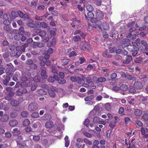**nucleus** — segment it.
I'll list each match as a JSON object with an SVG mask.
<instances>
[{
  "mask_svg": "<svg viewBox=\"0 0 148 148\" xmlns=\"http://www.w3.org/2000/svg\"><path fill=\"white\" fill-rule=\"evenodd\" d=\"M10 104L13 107L12 109L16 111H19L20 110L18 106L19 105V102L16 100H13L11 101Z\"/></svg>",
  "mask_w": 148,
  "mask_h": 148,
  "instance_id": "obj_1",
  "label": "nucleus"
},
{
  "mask_svg": "<svg viewBox=\"0 0 148 148\" xmlns=\"http://www.w3.org/2000/svg\"><path fill=\"white\" fill-rule=\"evenodd\" d=\"M80 47L83 50L87 51H89L91 49L90 47L86 42L81 44Z\"/></svg>",
  "mask_w": 148,
  "mask_h": 148,
  "instance_id": "obj_2",
  "label": "nucleus"
},
{
  "mask_svg": "<svg viewBox=\"0 0 148 148\" xmlns=\"http://www.w3.org/2000/svg\"><path fill=\"white\" fill-rule=\"evenodd\" d=\"M130 40L128 39H123L121 43V47L123 48H124L128 45L130 44Z\"/></svg>",
  "mask_w": 148,
  "mask_h": 148,
  "instance_id": "obj_3",
  "label": "nucleus"
},
{
  "mask_svg": "<svg viewBox=\"0 0 148 148\" xmlns=\"http://www.w3.org/2000/svg\"><path fill=\"white\" fill-rule=\"evenodd\" d=\"M133 86L137 89H140L143 88V85L140 81L135 82Z\"/></svg>",
  "mask_w": 148,
  "mask_h": 148,
  "instance_id": "obj_4",
  "label": "nucleus"
},
{
  "mask_svg": "<svg viewBox=\"0 0 148 148\" xmlns=\"http://www.w3.org/2000/svg\"><path fill=\"white\" fill-rule=\"evenodd\" d=\"M96 17L98 19H102L104 17L103 13L100 10H97L96 12Z\"/></svg>",
  "mask_w": 148,
  "mask_h": 148,
  "instance_id": "obj_5",
  "label": "nucleus"
},
{
  "mask_svg": "<svg viewBox=\"0 0 148 148\" xmlns=\"http://www.w3.org/2000/svg\"><path fill=\"white\" fill-rule=\"evenodd\" d=\"M37 107V106L36 103H32L28 106V109L30 111H33L36 110Z\"/></svg>",
  "mask_w": 148,
  "mask_h": 148,
  "instance_id": "obj_6",
  "label": "nucleus"
},
{
  "mask_svg": "<svg viewBox=\"0 0 148 148\" xmlns=\"http://www.w3.org/2000/svg\"><path fill=\"white\" fill-rule=\"evenodd\" d=\"M54 79L56 80H58L59 78L58 75H54L53 77L51 76L49 77L48 78V81L50 82H53L54 81Z\"/></svg>",
  "mask_w": 148,
  "mask_h": 148,
  "instance_id": "obj_7",
  "label": "nucleus"
},
{
  "mask_svg": "<svg viewBox=\"0 0 148 148\" xmlns=\"http://www.w3.org/2000/svg\"><path fill=\"white\" fill-rule=\"evenodd\" d=\"M41 75L43 79H45L47 77V76L46 74V71L45 69H44L43 68H41Z\"/></svg>",
  "mask_w": 148,
  "mask_h": 148,
  "instance_id": "obj_8",
  "label": "nucleus"
},
{
  "mask_svg": "<svg viewBox=\"0 0 148 148\" xmlns=\"http://www.w3.org/2000/svg\"><path fill=\"white\" fill-rule=\"evenodd\" d=\"M17 146V148H21L25 147L26 144L25 143L24 141H16Z\"/></svg>",
  "mask_w": 148,
  "mask_h": 148,
  "instance_id": "obj_9",
  "label": "nucleus"
},
{
  "mask_svg": "<svg viewBox=\"0 0 148 148\" xmlns=\"http://www.w3.org/2000/svg\"><path fill=\"white\" fill-rule=\"evenodd\" d=\"M38 35L40 36L41 38L44 37L46 34V32L45 31H41L38 29Z\"/></svg>",
  "mask_w": 148,
  "mask_h": 148,
  "instance_id": "obj_10",
  "label": "nucleus"
},
{
  "mask_svg": "<svg viewBox=\"0 0 148 148\" xmlns=\"http://www.w3.org/2000/svg\"><path fill=\"white\" fill-rule=\"evenodd\" d=\"M99 144V142L97 140H94L93 143L92 145V148H100L98 146Z\"/></svg>",
  "mask_w": 148,
  "mask_h": 148,
  "instance_id": "obj_11",
  "label": "nucleus"
},
{
  "mask_svg": "<svg viewBox=\"0 0 148 148\" xmlns=\"http://www.w3.org/2000/svg\"><path fill=\"white\" fill-rule=\"evenodd\" d=\"M34 21L33 20H30L29 22L27 23V25L28 26L31 28H34L36 27V25L34 23Z\"/></svg>",
  "mask_w": 148,
  "mask_h": 148,
  "instance_id": "obj_12",
  "label": "nucleus"
},
{
  "mask_svg": "<svg viewBox=\"0 0 148 148\" xmlns=\"http://www.w3.org/2000/svg\"><path fill=\"white\" fill-rule=\"evenodd\" d=\"M128 92L129 93L133 94L136 93V88L134 87V86H131L129 87V89H128Z\"/></svg>",
  "mask_w": 148,
  "mask_h": 148,
  "instance_id": "obj_13",
  "label": "nucleus"
},
{
  "mask_svg": "<svg viewBox=\"0 0 148 148\" xmlns=\"http://www.w3.org/2000/svg\"><path fill=\"white\" fill-rule=\"evenodd\" d=\"M132 60V57L131 56L128 55L127 56V58L125 60H124L123 61V63L128 64L131 60Z\"/></svg>",
  "mask_w": 148,
  "mask_h": 148,
  "instance_id": "obj_14",
  "label": "nucleus"
},
{
  "mask_svg": "<svg viewBox=\"0 0 148 148\" xmlns=\"http://www.w3.org/2000/svg\"><path fill=\"white\" fill-rule=\"evenodd\" d=\"M9 117L8 114H4L1 118V121L2 122H6L9 119Z\"/></svg>",
  "mask_w": 148,
  "mask_h": 148,
  "instance_id": "obj_15",
  "label": "nucleus"
},
{
  "mask_svg": "<svg viewBox=\"0 0 148 148\" xmlns=\"http://www.w3.org/2000/svg\"><path fill=\"white\" fill-rule=\"evenodd\" d=\"M18 124V122L15 120H12L10 121L9 122V125L10 126L14 127Z\"/></svg>",
  "mask_w": 148,
  "mask_h": 148,
  "instance_id": "obj_16",
  "label": "nucleus"
},
{
  "mask_svg": "<svg viewBox=\"0 0 148 148\" xmlns=\"http://www.w3.org/2000/svg\"><path fill=\"white\" fill-rule=\"evenodd\" d=\"M119 89L121 90L125 91L128 90V87L127 85L125 84H122L120 87Z\"/></svg>",
  "mask_w": 148,
  "mask_h": 148,
  "instance_id": "obj_17",
  "label": "nucleus"
},
{
  "mask_svg": "<svg viewBox=\"0 0 148 148\" xmlns=\"http://www.w3.org/2000/svg\"><path fill=\"white\" fill-rule=\"evenodd\" d=\"M108 50H106L103 52V56L106 58H111L112 57V55L111 54H109L108 53Z\"/></svg>",
  "mask_w": 148,
  "mask_h": 148,
  "instance_id": "obj_18",
  "label": "nucleus"
},
{
  "mask_svg": "<svg viewBox=\"0 0 148 148\" xmlns=\"http://www.w3.org/2000/svg\"><path fill=\"white\" fill-rule=\"evenodd\" d=\"M96 26L95 27V28H98L100 30H102L101 28V24L102 23L100 21H97L96 22Z\"/></svg>",
  "mask_w": 148,
  "mask_h": 148,
  "instance_id": "obj_19",
  "label": "nucleus"
},
{
  "mask_svg": "<svg viewBox=\"0 0 148 148\" xmlns=\"http://www.w3.org/2000/svg\"><path fill=\"white\" fill-rule=\"evenodd\" d=\"M70 79L73 82H75L78 81V80H80L81 78L79 77L73 76L71 77Z\"/></svg>",
  "mask_w": 148,
  "mask_h": 148,
  "instance_id": "obj_20",
  "label": "nucleus"
},
{
  "mask_svg": "<svg viewBox=\"0 0 148 148\" xmlns=\"http://www.w3.org/2000/svg\"><path fill=\"white\" fill-rule=\"evenodd\" d=\"M126 78L129 80H133V81H136L137 79L136 76H132V75L129 74H127Z\"/></svg>",
  "mask_w": 148,
  "mask_h": 148,
  "instance_id": "obj_21",
  "label": "nucleus"
},
{
  "mask_svg": "<svg viewBox=\"0 0 148 148\" xmlns=\"http://www.w3.org/2000/svg\"><path fill=\"white\" fill-rule=\"evenodd\" d=\"M86 82L89 84H93V82L91 77L90 76L87 77L86 79Z\"/></svg>",
  "mask_w": 148,
  "mask_h": 148,
  "instance_id": "obj_22",
  "label": "nucleus"
},
{
  "mask_svg": "<svg viewBox=\"0 0 148 148\" xmlns=\"http://www.w3.org/2000/svg\"><path fill=\"white\" fill-rule=\"evenodd\" d=\"M86 17L87 18H93L94 17V14L92 12H88L87 13V17L86 15H85Z\"/></svg>",
  "mask_w": 148,
  "mask_h": 148,
  "instance_id": "obj_23",
  "label": "nucleus"
},
{
  "mask_svg": "<svg viewBox=\"0 0 148 148\" xmlns=\"http://www.w3.org/2000/svg\"><path fill=\"white\" fill-rule=\"evenodd\" d=\"M86 8L89 12H92L94 10L93 6L90 5H87L86 6Z\"/></svg>",
  "mask_w": 148,
  "mask_h": 148,
  "instance_id": "obj_24",
  "label": "nucleus"
},
{
  "mask_svg": "<svg viewBox=\"0 0 148 148\" xmlns=\"http://www.w3.org/2000/svg\"><path fill=\"white\" fill-rule=\"evenodd\" d=\"M53 123L52 121H48L45 123V126L48 128H49L53 125Z\"/></svg>",
  "mask_w": 148,
  "mask_h": 148,
  "instance_id": "obj_25",
  "label": "nucleus"
},
{
  "mask_svg": "<svg viewBox=\"0 0 148 148\" xmlns=\"http://www.w3.org/2000/svg\"><path fill=\"white\" fill-rule=\"evenodd\" d=\"M12 132L14 135L15 136H17L21 133L20 131L18 130L17 128L14 129Z\"/></svg>",
  "mask_w": 148,
  "mask_h": 148,
  "instance_id": "obj_26",
  "label": "nucleus"
},
{
  "mask_svg": "<svg viewBox=\"0 0 148 148\" xmlns=\"http://www.w3.org/2000/svg\"><path fill=\"white\" fill-rule=\"evenodd\" d=\"M103 27L105 30H108L110 29L109 25L106 22H104L103 23Z\"/></svg>",
  "mask_w": 148,
  "mask_h": 148,
  "instance_id": "obj_27",
  "label": "nucleus"
},
{
  "mask_svg": "<svg viewBox=\"0 0 148 148\" xmlns=\"http://www.w3.org/2000/svg\"><path fill=\"white\" fill-rule=\"evenodd\" d=\"M134 113L136 116H139L141 115L142 112L141 110L138 109H136L135 110Z\"/></svg>",
  "mask_w": 148,
  "mask_h": 148,
  "instance_id": "obj_28",
  "label": "nucleus"
},
{
  "mask_svg": "<svg viewBox=\"0 0 148 148\" xmlns=\"http://www.w3.org/2000/svg\"><path fill=\"white\" fill-rule=\"evenodd\" d=\"M94 96L93 95H90L85 97L84 100L85 101H90L94 98Z\"/></svg>",
  "mask_w": 148,
  "mask_h": 148,
  "instance_id": "obj_29",
  "label": "nucleus"
},
{
  "mask_svg": "<svg viewBox=\"0 0 148 148\" xmlns=\"http://www.w3.org/2000/svg\"><path fill=\"white\" fill-rule=\"evenodd\" d=\"M73 19V21H75V23L77 24V26L79 27L80 26L81 21L79 20L78 19L76 18H74Z\"/></svg>",
  "mask_w": 148,
  "mask_h": 148,
  "instance_id": "obj_30",
  "label": "nucleus"
},
{
  "mask_svg": "<svg viewBox=\"0 0 148 148\" xmlns=\"http://www.w3.org/2000/svg\"><path fill=\"white\" fill-rule=\"evenodd\" d=\"M65 140V146L66 147H68L69 145V141L68 140V137L66 136L64 138Z\"/></svg>",
  "mask_w": 148,
  "mask_h": 148,
  "instance_id": "obj_31",
  "label": "nucleus"
},
{
  "mask_svg": "<svg viewBox=\"0 0 148 148\" xmlns=\"http://www.w3.org/2000/svg\"><path fill=\"white\" fill-rule=\"evenodd\" d=\"M10 16L9 13H5L3 15V20H8V19L10 18Z\"/></svg>",
  "mask_w": 148,
  "mask_h": 148,
  "instance_id": "obj_32",
  "label": "nucleus"
},
{
  "mask_svg": "<svg viewBox=\"0 0 148 148\" xmlns=\"http://www.w3.org/2000/svg\"><path fill=\"white\" fill-rule=\"evenodd\" d=\"M127 47V49L130 51H133L135 49V47L132 45H128Z\"/></svg>",
  "mask_w": 148,
  "mask_h": 148,
  "instance_id": "obj_33",
  "label": "nucleus"
},
{
  "mask_svg": "<svg viewBox=\"0 0 148 148\" xmlns=\"http://www.w3.org/2000/svg\"><path fill=\"white\" fill-rule=\"evenodd\" d=\"M11 15L13 19L17 17L18 16V13L17 12L12 11L11 13Z\"/></svg>",
  "mask_w": 148,
  "mask_h": 148,
  "instance_id": "obj_34",
  "label": "nucleus"
},
{
  "mask_svg": "<svg viewBox=\"0 0 148 148\" xmlns=\"http://www.w3.org/2000/svg\"><path fill=\"white\" fill-rule=\"evenodd\" d=\"M140 99L143 102H145L148 100V97H144L141 95L140 96Z\"/></svg>",
  "mask_w": 148,
  "mask_h": 148,
  "instance_id": "obj_35",
  "label": "nucleus"
},
{
  "mask_svg": "<svg viewBox=\"0 0 148 148\" xmlns=\"http://www.w3.org/2000/svg\"><path fill=\"white\" fill-rule=\"evenodd\" d=\"M38 93L41 95H45L47 94V92L43 89H39L38 91Z\"/></svg>",
  "mask_w": 148,
  "mask_h": 148,
  "instance_id": "obj_36",
  "label": "nucleus"
},
{
  "mask_svg": "<svg viewBox=\"0 0 148 148\" xmlns=\"http://www.w3.org/2000/svg\"><path fill=\"white\" fill-rule=\"evenodd\" d=\"M70 61L69 59H63L62 61V64L63 65H66Z\"/></svg>",
  "mask_w": 148,
  "mask_h": 148,
  "instance_id": "obj_37",
  "label": "nucleus"
},
{
  "mask_svg": "<svg viewBox=\"0 0 148 148\" xmlns=\"http://www.w3.org/2000/svg\"><path fill=\"white\" fill-rule=\"evenodd\" d=\"M30 122L28 119H25L23 122V125L25 126H27L29 125Z\"/></svg>",
  "mask_w": 148,
  "mask_h": 148,
  "instance_id": "obj_38",
  "label": "nucleus"
},
{
  "mask_svg": "<svg viewBox=\"0 0 148 148\" xmlns=\"http://www.w3.org/2000/svg\"><path fill=\"white\" fill-rule=\"evenodd\" d=\"M143 60V58L141 57H138L136 58L134 61L137 63H140Z\"/></svg>",
  "mask_w": 148,
  "mask_h": 148,
  "instance_id": "obj_39",
  "label": "nucleus"
},
{
  "mask_svg": "<svg viewBox=\"0 0 148 148\" xmlns=\"http://www.w3.org/2000/svg\"><path fill=\"white\" fill-rule=\"evenodd\" d=\"M141 134L142 135H144L146 132H148V130L146 128L142 127L141 130Z\"/></svg>",
  "mask_w": 148,
  "mask_h": 148,
  "instance_id": "obj_40",
  "label": "nucleus"
},
{
  "mask_svg": "<svg viewBox=\"0 0 148 148\" xmlns=\"http://www.w3.org/2000/svg\"><path fill=\"white\" fill-rule=\"evenodd\" d=\"M29 115V113L27 111H24L21 113V115L23 117H27Z\"/></svg>",
  "mask_w": 148,
  "mask_h": 148,
  "instance_id": "obj_41",
  "label": "nucleus"
},
{
  "mask_svg": "<svg viewBox=\"0 0 148 148\" xmlns=\"http://www.w3.org/2000/svg\"><path fill=\"white\" fill-rule=\"evenodd\" d=\"M4 29L6 31L10 32H11V28L9 26H5L3 27Z\"/></svg>",
  "mask_w": 148,
  "mask_h": 148,
  "instance_id": "obj_42",
  "label": "nucleus"
},
{
  "mask_svg": "<svg viewBox=\"0 0 148 148\" xmlns=\"http://www.w3.org/2000/svg\"><path fill=\"white\" fill-rule=\"evenodd\" d=\"M116 48L115 47H110L109 48V52L110 53H112L115 51Z\"/></svg>",
  "mask_w": 148,
  "mask_h": 148,
  "instance_id": "obj_43",
  "label": "nucleus"
},
{
  "mask_svg": "<svg viewBox=\"0 0 148 148\" xmlns=\"http://www.w3.org/2000/svg\"><path fill=\"white\" fill-rule=\"evenodd\" d=\"M99 118L97 116L94 117L93 119V121L94 123H99Z\"/></svg>",
  "mask_w": 148,
  "mask_h": 148,
  "instance_id": "obj_44",
  "label": "nucleus"
},
{
  "mask_svg": "<svg viewBox=\"0 0 148 148\" xmlns=\"http://www.w3.org/2000/svg\"><path fill=\"white\" fill-rule=\"evenodd\" d=\"M105 108L108 111H110L111 108V106L110 104L109 103H107L105 104Z\"/></svg>",
  "mask_w": 148,
  "mask_h": 148,
  "instance_id": "obj_45",
  "label": "nucleus"
},
{
  "mask_svg": "<svg viewBox=\"0 0 148 148\" xmlns=\"http://www.w3.org/2000/svg\"><path fill=\"white\" fill-rule=\"evenodd\" d=\"M49 95L51 97H54L56 96V94L53 90H49Z\"/></svg>",
  "mask_w": 148,
  "mask_h": 148,
  "instance_id": "obj_46",
  "label": "nucleus"
},
{
  "mask_svg": "<svg viewBox=\"0 0 148 148\" xmlns=\"http://www.w3.org/2000/svg\"><path fill=\"white\" fill-rule=\"evenodd\" d=\"M19 32H18V34L19 35L22 36L24 34V27H21L19 28Z\"/></svg>",
  "mask_w": 148,
  "mask_h": 148,
  "instance_id": "obj_47",
  "label": "nucleus"
},
{
  "mask_svg": "<svg viewBox=\"0 0 148 148\" xmlns=\"http://www.w3.org/2000/svg\"><path fill=\"white\" fill-rule=\"evenodd\" d=\"M114 59L117 60H121L122 59V57L119 54H116L115 56Z\"/></svg>",
  "mask_w": 148,
  "mask_h": 148,
  "instance_id": "obj_48",
  "label": "nucleus"
},
{
  "mask_svg": "<svg viewBox=\"0 0 148 148\" xmlns=\"http://www.w3.org/2000/svg\"><path fill=\"white\" fill-rule=\"evenodd\" d=\"M83 134L86 136L88 138H91L92 135L86 132H83Z\"/></svg>",
  "mask_w": 148,
  "mask_h": 148,
  "instance_id": "obj_49",
  "label": "nucleus"
},
{
  "mask_svg": "<svg viewBox=\"0 0 148 148\" xmlns=\"http://www.w3.org/2000/svg\"><path fill=\"white\" fill-rule=\"evenodd\" d=\"M117 123V122L116 121H115L113 122H110L109 124V125L112 128H113L115 127V124Z\"/></svg>",
  "mask_w": 148,
  "mask_h": 148,
  "instance_id": "obj_50",
  "label": "nucleus"
},
{
  "mask_svg": "<svg viewBox=\"0 0 148 148\" xmlns=\"http://www.w3.org/2000/svg\"><path fill=\"white\" fill-rule=\"evenodd\" d=\"M84 142L86 144L89 145H91L92 144V143L91 141L88 140L87 139H84Z\"/></svg>",
  "mask_w": 148,
  "mask_h": 148,
  "instance_id": "obj_51",
  "label": "nucleus"
},
{
  "mask_svg": "<svg viewBox=\"0 0 148 148\" xmlns=\"http://www.w3.org/2000/svg\"><path fill=\"white\" fill-rule=\"evenodd\" d=\"M10 116L12 118H14L17 116V114L16 112H12L10 113Z\"/></svg>",
  "mask_w": 148,
  "mask_h": 148,
  "instance_id": "obj_52",
  "label": "nucleus"
},
{
  "mask_svg": "<svg viewBox=\"0 0 148 148\" xmlns=\"http://www.w3.org/2000/svg\"><path fill=\"white\" fill-rule=\"evenodd\" d=\"M97 81L99 82H102L106 81V79L104 77H100L98 78Z\"/></svg>",
  "mask_w": 148,
  "mask_h": 148,
  "instance_id": "obj_53",
  "label": "nucleus"
},
{
  "mask_svg": "<svg viewBox=\"0 0 148 148\" xmlns=\"http://www.w3.org/2000/svg\"><path fill=\"white\" fill-rule=\"evenodd\" d=\"M80 39L81 38L79 36H75L73 37V40L75 41H77Z\"/></svg>",
  "mask_w": 148,
  "mask_h": 148,
  "instance_id": "obj_54",
  "label": "nucleus"
},
{
  "mask_svg": "<svg viewBox=\"0 0 148 148\" xmlns=\"http://www.w3.org/2000/svg\"><path fill=\"white\" fill-rule=\"evenodd\" d=\"M117 75L116 73H113L111 74L110 77L112 79H115L117 77Z\"/></svg>",
  "mask_w": 148,
  "mask_h": 148,
  "instance_id": "obj_55",
  "label": "nucleus"
},
{
  "mask_svg": "<svg viewBox=\"0 0 148 148\" xmlns=\"http://www.w3.org/2000/svg\"><path fill=\"white\" fill-rule=\"evenodd\" d=\"M142 117L144 120L147 121L148 120V114H144L143 116H142Z\"/></svg>",
  "mask_w": 148,
  "mask_h": 148,
  "instance_id": "obj_56",
  "label": "nucleus"
},
{
  "mask_svg": "<svg viewBox=\"0 0 148 148\" xmlns=\"http://www.w3.org/2000/svg\"><path fill=\"white\" fill-rule=\"evenodd\" d=\"M20 48L21 49V50H20V51L17 52L16 53L17 55H19V56L22 53V52H24L25 50V48H24L21 47Z\"/></svg>",
  "mask_w": 148,
  "mask_h": 148,
  "instance_id": "obj_57",
  "label": "nucleus"
},
{
  "mask_svg": "<svg viewBox=\"0 0 148 148\" xmlns=\"http://www.w3.org/2000/svg\"><path fill=\"white\" fill-rule=\"evenodd\" d=\"M21 80L23 82H25L27 80V77L23 75L21 77Z\"/></svg>",
  "mask_w": 148,
  "mask_h": 148,
  "instance_id": "obj_58",
  "label": "nucleus"
},
{
  "mask_svg": "<svg viewBox=\"0 0 148 148\" xmlns=\"http://www.w3.org/2000/svg\"><path fill=\"white\" fill-rule=\"evenodd\" d=\"M90 123L89 120L86 119L84 121V123L86 126L88 127L89 126V123Z\"/></svg>",
  "mask_w": 148,
  "mask_h": 148,
  "instance_id": "obj_59",
  "label": "nucleus"
},
{
  "mask_svg": "<svg viewBox=\"0 0 148 148\" xmlns=\"http://www.w3.org/2000/svg\"><path fill=\"white\" fill-rule=\"evenodd\" d=\"M57 80L58 81V83L59 84H63L66 82V80L64 79H59Z\"/></svg>",
  "mask_w": 148,
  "mask_h": 148,
  "instance_id": "obj_60",
  "label": "nucleus"
},
{
  "mask_svg": "<svg viewBox=\"0 0 148 148\" xmlns=\"http://www.w3.org/2000/svg\"><path fill=\"white\" fill-rule=\"evenodd\" d=\"M40 24L42 27L46 28L47 26V24L45 22H42L40 23Z\"/></svg>",
  "mask_w": 148,
  "mask_h": 148,
  "instance_id": "obj_61",
  "label": "nucleus"
},
{
  "mask_svg": "<svg viewBox=\"0 0 148 148\" xmlns=\"http://www.w3.org/2000/svg\"><path fill=\"white\" fill-rule=\"evenodd\" d=\"M77 55L76 52L74 51H71L69 54V56L71 57L74 56H76Z\"/></svg>",
  "mask_w": 148,
  "mask_h": 148,
  "instance_id": "obj_62",
  "label": "nucleus"
},
{
  "mask_svg": "<svg viewBox=\"0 0 148 148\" xmlns=\"http://www.w3.org/2000/svg\"><path fill=\"white\" fill-rule=\"evenodd\" d=\"M136 124L139 126L142 127L143 126V123L139 120H136Z\"/></svg>",
  "mask_w": 148,
  "mask_h": 148,
  "instance_id": "obj_63",
  "label": "nucleus"
},
{
  "mask_svg": "<svg viewBox=\"0 0 148 148\" xmlns=\"http://www.w3.org/2000/svg\"><path fill=\"white\" fill-rule=\"evenodd\" d=\"M101 1L100 0H97L95 2V3L98 6L101 5Z\"/></svg>",
  "mask_w": 148,
  "mask_h": 148,
  "instance_id": "obj_64",
  "label": "nucleus"
}]
</instances>
